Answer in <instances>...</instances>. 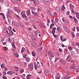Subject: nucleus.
Instances as JSON below:
<instances>
[{
    "mask_svg": "<svg viewBox=\"0 0 79 79\" xmlns=\"http://www.w3.org/2000/svg\"><path fill=\"white\" fill-rule=\"evenodd\" d=\"M76 69H79V66H77L75 67Z\"/></svg>",
    "mask_w": 79,
    "mask_h": 79,
    "instance_id": "680f3d73",
    "label": "nucleus"
},
{
    "mask_svg": "<svg viewBox=\"0 0 79 79\" xmlns=\"http://www.w3.org/2000/svg\"><path fill=\"white\" fill-rule=\"evenodd\" d=\"M70 69H76V67L74 66H72L70 67Z\"/></svg>",
    "mask_w": 79,
    "mask_h": 79,
    "instance_id": "c756f323",
    "label": "nucleus"
},
{
    "mask_svg": "<svg viewBox=\"0 0 79 79\" xmlns=\"http://www.w3.org/2000/svg\"><path fill=\"white\" fill-rule=\"evenodd\" d=\"M24 69H21L20 70V73H24Z\"/></svg>",
    "mask_w": 79,
    "mask_h": 79,
    "instance_id": "e433bc0d",
    "label": "nucleus"
},
{
    "mask_svg": "<svg viewBox=\"0 0 79 79\" xmlns=\"http://www.w3.org/2000/svg\"><path fill=\"white\" fill-rule=\"evenodd\" d=\"M32 54L33 56H35V53L34 52L32 51Z\"/></svg>",
    "mask_w": 79,
    "mask_h": 79,
    "instance_id": "c9c22d12",
    "label": "nucleus"
},
{
    "mask_svg": "<svg viewBox=\"0 0 79 79\" xmlns=\"http://www.w3.org/2000/svg\"><path fill=\"white\" fill-rule=\"evenodd\" d=\"M68 48L69 50H72L73 49V48H72V47H71V46H69L68 47Z\"/></svg>",
    "mask_w": 79,
    "mask_h": 79,
    "instance_id": "a19ab883",
    "label": "nucleus"
},
{
    "mask_svg": "<svg viewBox=\"0 0 79 79\" xmlns=\"http://www.w3.org/2000/svg\"><path fill=\"white\" fill-rule=\"evenodd\" d=\"M40 27H44V26L43 25H42V23H40Z\"/></svg>",
    "mask_w": 79,
    "mask_h": 79,
    "instance_id": "ea45409f",
    "label": "nucleus"
},
{
    "mask_svg": "<svg viewBox=\"0 0 79 79\" xmlns=\"http://www.w3.org/2000/svg\"><path fill=\"white\" fill-rule=\"evenodd\" d=\"M26 60L27 61H30V59L28 57H26L25 58Z\"/></svg>",
    "mask_w": 79,
    "mask_h": 79,
    "instance_id": "72a5a7b5",
    "label": "nucleus"
},
{
    "mask_svg": "<svg viewBox=\"0 0 79 79\" xmlns=\"http://www.w3.org/2000/svg\"><path fill=\"white\" fill-rule=\"evenodd\" d=\"M31 76H32L30 74H28L27 76V77H31Z\"/></svg>",
    "mask_w": 79,
    "mask_h": 79,
    "instance_id": "6e6d98bb",
    "label": "nucleus"
},
{
    "mask_svg": "<svg viewBox=\"0 0 79 79\" xmlns=\"http://www.w3.org/2000/svg\"><path fill=\"white\" fill-rule=\"evenodd\" d=\"M74 15H76V17L78 19H79V13L78 12H74Z\"/></svg>",
    "mask_w": 79,
    "mask_h": 79,
    "instance_id": "9b49d317",
    "label": "nucleus"
},
{
    "mask_svg": "<svg viewBox=\"0 0 79 79\" xmlns=\"http://www.w3.org/2000/svg\"><path fill=\"white\" fill-rule=\"evenodd\" d=\"M12 24L13 25H14L15 27H17L19 26V25L17 23L12 22Z\"/></svg>",
    "mask_w": 79,
    "mask_h": 79,
    "instance_id": "7ed1b4c3",
    "label": "nucleus"
},
{
    "mask_svg": "<svg viewBox=\"0 0 79 79\" xmlns=\"http://www.w3.org/2000/svg\"><path fill=\"white\" fill-rule=\"evenodd\" d=\"M66 14H67V15H69V11H68L67 12Z\"/></svg>",
    "mask_w": 79,
    "mask_h": 79,
    "instance_id": "0e129e2a",
    "label": "nucleus"
},
{
    "mask_svg": "<svg viewBox=\"0 0 79 79\" xmlns=\"http://www.w3.org/2000/svg\"><path fill=\"white\" fill-rule=\"evenodd\" d=\"M67 63H72V65H75V62H74V61H70V60H69L67 61Z\"/></svg>",
    "mask_w": 79,
    "mask_h": 79,
    "instance_id": "1a4fd4ad",
    "label": "nucleus"
},
{
    "mask_svg": "<svg viewBox=\"0 0 79 79\" xmlns=\"http://www.w3.org/2000/svg\"><path fill=\"white\" fill-rule=\"evenodd\" d=\"M61 75H60V73H57L56 77V79H60V77Z\"/></svg>",
    "mask_w": 79,
    "mask_h": 79,
    "instance_id": "0eeeda50",
    "label": "nucleus"
},
{
    "mask_svg": "<svg viewBox=\"0 0 79 79\" xmlns=\"http://www.w3.org/2000/svg\"><path fill=\"white\" fill-rule=\"evenodd\" d=\"M14 68H15V69L16 71H18V67L16 66L14 67Z\"/></svg>",
    "mask_w": 79,
    "mask_h": 79,
    "instance_id": "c85d7f7f",
    "label": "nucleus"
},
{
    "mask_svg": "<svg viewBox=\"0 0 79 79\" xmlns=\"http://www.w3.org/2000/svg\"><path fill=\"white\" fill-rule=\"evenodd\" d=\"M34 68L35 70L37 69V65H35L34 66Z\"/></svg>",
    "mask_w": 79,
    "mask_h": 79,
    "instance_id": "774afa93",
    "label": "nucleus"
},
{
    "mask_svg": "<svg viewBox=\"0 0 79 79\" xmlns=\"http://www.w3.org/2000/svg\"><path fill=\"white\" fill-rule=\"evenodd\" d=\"M70 58L71 56H68L67 58V59H70Z\"/></svg>",
    "mask_w": 79,
    "mask_h": 79,
    "instance_id": "4d7b16f0",
    "label": "nucleus"
},
{
    "mask_svg": "<svg viewBox=\"0 0 79 79\" xmlns=\"http://www.w3.org/2000/svg\"><path fill=\"white\" fill-rule=\"evenodd\" d=\"M28 66L29 68H31V69H33V66H32V65L31 64H29Z\"/></svg>",
    "mask_w": 79,
    "mask_h": 79,
    "instance_id": "a211bd4d",
    "label": "nucleus"
},
{
    "mask_svg": "<svg viewBox=\"0 0 79 79\" xmlns=\"http://www.w3.org/2000/svg\"><path fill=\"white\" fill-rule=\"evenodd\" d=\"M20 25L21 27H24V25H23V24L22 23H20Z\"/></svg>",
    "mask_w": 79,
    "mask_h": 79,
    "instance_id": "4c0bfd02",
    "label": "nucleus"
},
{
    "mask_svg": "<svg viewBox=\"0 0 79 79\" xmlns=\"http://www.w3.org/2000/svg\"><path fill=\"white\" fill-rule=\"evenodd\" d=\"M30 13L31 12H30V10H28L27 11V14L28 16H29V15H30Z\"/></svg>",
    "mask_w": 79,
    "mask_h": 79,
    "instance_id": "5701e85b",
    "label": "nucleus"
},
{
    "mask_svg": "<svg viewBox=\"0 0 79 79\" xmlns=\"http://www.w3.org/2000/svg\"><path fill=\"white\" fill-rule=\"evenodd\" d=\"M65 9L66 8L64 7V5H62L61 8V10L63 11H64V10H65Z\"/></svg>",
    "mask_w": 79,
    "mask_h": 79,
    "instance_id": "6ab92c4d",
    "label": "nucleus"
},
{
    "mask_svg": "<svg viewBox=\"0 0 79 79\" xmlns=\"http://www.w3.org/2000/svg\"><path fill=\"white\" fill-rule=\"evenodd\" d=\"M47 13L49 15H50V16H52V13H51L50 12V10H48L47 11Z\"/></svg>",
    "mask_w": 79,
    "mask_h": 79,
    "instance_id": "dca6fc26",
    "label": "nucleus"
},
{
    "mask_svg": "<svg viewBox=\"0 0 79 79\" xmlns=\"http://www.w3.org/2000/svg\"><path fill=\"white\" fill-rule=\"evenodd\" d=\"M4 70H5V71H6L8 70V69H7L6 67H5Z\"/></svg>",
    "mask_w": 79,
    "mask_h": 79,
    "instance_id": "13d9d810",
    "label": "nucleus"
},
{
    "mask_svg": "<svg viewBox=\"0 0 79 79\" xmlns=\"http://www.w3.org/2000/svg\"><path fill=\"white\" fill-rule=\"evenodd\" d=\"M71 53L72 55H73V56H74L75 57L76 56V54L73 51L71 52Z\"/></svg>",
    "mask_w": 79,
    "mask_h": 79,
    "instance_id": "9d476101",
    "label": "nucleus"
},
{
    "mask_svg": "<svg viewBox=\"0 0 79 79\" xmlns=\"http://www.w3.org/2000/svg\"><path fill=\"white\" fill-rule=\"evenodd\" d=\"M70 73H69V72H66V74L67 75H69V74Z\"/></svg>",
    "mask_w": 79,
    "mask_h": 79,
    "instance_id": "338daca9",
    "label": "nucleus"
},
{
    "mask_svg": "<svg viewBox=\"0 0 79 79\" xmlns=\"http://www.w3.org/2000/svg\"><path fill=\"white\" fill-rule=\"evenodd\" d=\"M42 45V42L41 41H40L39 43L40 46H41Z\"/></svg>",
    "mask_w": 79,
    "mask_h": 79,
    "instance_id": "09e8293b",
    "label": "nucleus"
},
{
    "mask_svg": "<svg viewBox=\"0 0 79 79\" xmlns=\"http://www.w3.org/2000/svg\"><path fill=\"white\" fill-rule=\"evenodd\" d=\"M34 35L35 36H37L38 34H37V32H36V31H35L34 32Z\"/></svg>",
    "mask_w": 79,
    "mask_h": 79,
    "instance_id": "c03bdc74",
    "label": "nucleus"
},
{
    "mask_svg": "<svg viewBox=\"0 0 79 79\" xmlns=\"http://www.w3.org/2000/svg\"><path fill=\"white\" fill-rule=\"evenodd\" d=\"M60 40H62V41H63V42L66 41V40H67L66 39H63V37H62V36H60Z\"/></svg>",
    "mask_w": 79,
    "mask_h": 79,
    "instance_id": "aec40b11",
    "label": "nucleus"
},
{
    "mask_svg": "<svg viewBox=\"0 0 79 79\" xmlns=\"http://www.w3.org/2000/svg\"><path fill=\"white\" fill-rule=\"evenodd\" d=\"M65 68H66V66L64 65L63 66V69H65Z\"/></svg>",
    "mask_w": 79,
    "mask_h": 79,
    "instance_id": "69168bd1",
    "label": "nucleus"
},
{
    "mask_svg": "<svg viewBox=\"0 0 79 79\" xmlns=\"http://www.w3.org/2000/svg\"><path fill=\"white\" fill-rule=\"evenodd\" d=\"M5 5L6 6H9V4L6 3H5Z\"/></svg>",
    "mask_w": 79,
    "mask_h": 79,
    "instance_id": "a18cd8bd",
    "label": "nucleus"
},
{
    "mask_svg": "<svg viewBox=\"0 0 79 79\" xmlns=\"http://www.w3.org/2000/svg\"><path fill=\"white\" fill-rule=\"evenodd\" d=\"M29 19L31 21H35V19L32 17H30Z\"/></svg>",
    "mask_w": 79,
    "mask_h": 79,
    "instance_id": "ddd939ff",
    "label": "nucleus"
},
{
    "mask_svg": "<svg viewBox=\"0 0 79 79\" xmlns=\"http://www.w3.org/2000/svg\"><path fill=\"white\" fill-rule=\"evenodd\" d=\"M7 42H9V43H11V40H10V39L8 38L6 40Z\"/></svg>",
    "mask_w": 79,
    "mask_h": 79,
    "instance_id": "7c9ffc66",
    "label": "nucleus"
},
{
    "mask_svg": "<svg viewBox=\"0 0 79 79\" xmlns=\"http://www.w3.org/2000/svg\"><path fill=\"white\" fill-rule=\"evenodd\" d=\"M14 10L15 11H17V12H21V10H19L18 7L14 8Z\"/></svg>",
    "mask_w": 79,
    "mask_h": 79,
    "instance_id": "6e6552de",
    "label": "nucleus"
},
{
    "mask_svg": "<svg viewBox=\"0 0 79 79\" xmlns=\"http://www.w3.org/2000/svg\"><path fill=\"white\" fill-rule=\"evenodd\" d=\"M52 26H54V23H52V24H51L50 26V28H51V27H52Z\"/></svg>",
    "mask_w": 79,
    "mask_h": 79,
    "instance_id": "de8ad7c7",
    "label": "nucleus"
},
{
    "mask_svg": "<svg viewBox=\"0 0 79 79\" xmlns=\"http://www.w3.org/2000/svg\"><path fill=\"white\" fill-rule=\"evenodd\" d=\"M56 30V27H54L53 28L52 30V34L54 37L55 38L57 35H55L54 33H55V31Z\"/></svg>",
    "mask_w": 79,
    "mask_h": 79,
    "instance_id": "f257e3e1",
    "label": "nucleus"
},
{
    "mask_svg": "<svg viewBox=\"0 0 79 79\" xmlns=\"http://www.w3.org/2000/svg\"><path fill=\"white\" fill-rule=\"evenodd\" d=\"M73 19H74V23H77V22H78V21H77V19H76V18H73Z\"/></svg>",
    "mask_w": 79,
    "mask_h": 79,
    "instance_id": "cd10ccee",
    "label": "nucleus"
},
{
    "mask_svg": "<svg viewBox=\"0 0 79 79\" xmlns=\"http://www.w3.org/2000/svg\"><path fill=\"white\" fill-rule=\"evenodd\" d=\"M70 78H71V77L69 78L67 77V76L65 75L63 77L62 79H70Z\"/></svg>",
    "mask_w": 79,
    "mask_h": 79,
    "instance_id": "2eb2a0df",
    "label": "nucleus"
},
{
    "mask_svg": "<svg viewBox=\"0 0 79 79\" xmlns=\"http://www.w3.org/2000/svg\"><path fill=\"white\" fill-rule=\"evenodd\" d=\"M59 51V52H63V50L62 49H61L60 48L59 49H58Z\"/></svg>",
    "mask_w": 79,
    "mask_h": 79,
    "instance_id": "5fc2aeb1",
    "label": "nucleus"
},
{
    "mask_svg": "<svg viewBox=\"0 0 79 79\" xmlns=\"http://www.w3.org/2000/svg\"><path fill=\"white\" fill-rule=\"evenodd\" d=\"M24 50H25V48L24 47H22L21 50L22 53H23L24 52Z\"/></svg>",
    "mask_w": 79,
    "mask_h": 79,
    "instance_id": "f704fd0d",
    "label": "nucleus"
},
{
    "mask_svg": "<svg viewBox=\"0 0 79 79\" xmlns=\"http://www.w3.org/2000/svg\"><path fill=\"white\" fill-rule=\"evenodd\" d=\"M60 62L63 63V64H65L66 63V62L64 60H63L62 59L60 60Z\"/></svg>",
    "mask_w": 79,
    "mask_h": 79,
    "instance_id": "4be33fe9",
    "label": "nucleus"
},
{
    "mask_svg": "<svg viewBox=\"0 0 79 79\" xmlns=\"http://www.w3.org/2000/svg\"><path fill=\"white\" fill-rule=\"evenodd\" d=\"M44 74L45 75H47V74H48V73L46 72L45 71H44Z\"/></svg>",
    "mask_w": 79,
    "mask_h": 79,
    "instance_id": "bf43d9fd",
    "label": "nucleus"
},
{
    "mask_svg": "<svg viewBox=\"0 0 79 79\" xmlns=\"http://www.w3.org/2000/svg\"><path fill=\"white\" fill-rule=\"evenodd\" d=\"M74 6L72 4H71L70 5V9H73V8H74Z\"/></svg>",
    "mask_w": 79,
    "mask_h": 79,
    "instance_id": "473e14b6",
    "label": "nucleus"
},
{
    "mask_svg": "<svg viewBox=\"0 0 79 79\" xmlns=\"http://www.w3.org/2000/svg\"><path fill=\"white\" fill-rule=\"evenodd\" d=\"M16 17L19 19H21V18L19 17V16L18 15H16Z\"/></svg>",
    "mask_w": 79,
    "mask_h": 79,
    "instance_id": "8fccbe9b",
    "label": "nucleus"
},
{
    "mask_svg": "<svg viewBox=\"0 0 79 79\" xmlns=\"http://www.w3.org/2000/svg\"><path fill=\"white\" fill-rule=\"evenodd\" d=\"M9 34H10V35H13V34H14V33H13V32L11 31V30H9Z\"/></svg>",
    "mask_w": 79,
    "mask_h": 79,
    "instance_id": "f3484780",
    "label": "nucleus"
},
{
    "mask_svg": "<svg viewBox=\"0 0 79 79\" xmlns=\"http://www.w3.org/2000/svg\"><path fill=\"white\" fill-rule=\"evenodd\" d=\"M32 26L34 27V28L35 29H37V27L35 26L34 25H32Z\"/></svg>",
    "mask_w": 79,
    "mask_h": 79,
    "instance_id": "864d4df0",
    "label": "nucleus"
},
{
    "mask_svg": "<svg viewBox=\"0 0 79 79\" xmlns=\"http://www.w3.org/2000/svg\"><path fill=\"white\" fill-rule=\"evenodd\" d=\"M22 77H23V78H24L26 76V75L24 74H23L22 75Z\"/></svg>",
    "mask_w": 79,
    "mask_h": 79,
    "instance_id": "3c124183",
    "label": "nucleus"
},
{
    "mask_svg": "<svg viewBox=\"0 0 79 79\" xmlns=\"http://www.w3.org/2000/svg\"><path fill=\"white\" fill-rule=\"evenodd\" d=\"M32 14V15H34V16L36 18H38V13L37 12H35V11H33V10H31Z\"/></svg>",
    "mask_w": 79,
    "mask_h": 79,
    "instance_id": "20e7f679",
    "label": "nucleus"
},
{
    "mask_svg": "<svg viewBox=\"0 0 79 79\" xmlns=\"http://www.w3.org/2000/svg\"><path fill=\"white\" fill-rule=\"evenodd\" d=\"M12 46L14 48H16V46H15V43H13L12 44Z\"/></svg>",
    "mask_w": 79,
    "mask_h": 79,
    "instance_id": "2f4dec72",
    "label": "nucleus"
},
{
    "mask_svg": "<svg viewBox=\"0 0 79 79\" xmlns=\"http://www.w3.org/2000/svg\"><path fill=\"white\" fill-rule=\"evenodd\" d=\"M4 66V64L3 63H2V64L1 65V68H4V67H3V66Z\"/></svg>",
    "mask_w": 79,
    "mask_h": 79,
    "instance_id": "79ce46f5",
    "label": "nucleus"
},
{
    "mask_svg": "<svg viewBox=\"0 0 79 79\" xmlns=\"http://www.w3.org/2000/svg\"><path fill=\"white\" fill-rule=\"evenodd\" d=\"M31 9H32V10H33V11H35V10H36V9L34 7H31Z\"/></svg>",
    "mask_w": 79,
    "mask_h": 79,
    "instance_id": "bb28decb",
    "label": "nucleus"
},
{
    "mask_svg": "<svg viewBox=\"0 0 79 79\" xmlns=\"http://www.w3.org/2000/svg\"><path fill=\"white\" fill-rule=\"evenodd\" d=\"M7 74L9 75H11V74H13V72L11 71H8L7 72Z\"/></svg>",
    "mask_w": 79,
    "mask_h": 79,
    "instance_id": "412c9836",
    "label": "nucleus"
},
{
    "mask_svg": "<svg viewBox=\"0 0 79 79\" xmlns=\"http://www.w3.org/2000/svg\"><path fill=\"white\" fill-rule=\"evenodd\" d=\"M38 49L39 51H41V50H42V47L38 48Z\"/></svg>",
    "mask_w": 79,
    "mask_h": 79,
    "instance_id": "603ef678",
    "label": "nucleus"
},
{
    "mask_svg": "<svg viewBox=\"0 0 79 79\" xmlns=\"http://www.w3.org/2000/svg\"><path fill=\"white\" fill-rule=\"evenodd\" d=\"M48 55L51 58H52L53 57V52L51 51H49L48 52Z\"/></svg>",
    "mask_w": 79,
    "mask_h": 79,
    "instance_id": "f03ea898",
    "label": "nucleus"
},
{
    "mask_svg": "<svg viewBox=\"0 0 79 79\" xmlns=\"http://www.w3.org/2000/svg\"><path fill=\"white\" fill-rule=\"evenodd\" d=\"M34 3H36V4H39V1L38 0H35L33 1Z\"/></svg>",
    "mask_w": 79,
    "mask_h": 79,
    "instance_id": "393cba45",
    "label": "nucleus"
},
{
    "mask_svg": "<svg viewBox=\"0 0 79 79\" xmlns=\"http://www.w3.org/2000/svg\"><path fill=\"white\" fill-rule=\"evenodd\" d=\"M21 14L23 18H26V15L25 14V11H22Z\"/></svg>",
    "mask_w": 79,
    "mask_h": 79,
    "instance_id": "39448f33",
    "label": "nucleus"
},
{
    "mask_svg": "<svg viewBox=\"0 0 79 79\" xmlns=\"http://www.w3.org/2000/svg\"><path fill=\"white\" fill-rule=\"evenodd\" d=\"M56 11L57 12H59L60 11V8L59 7H57L56 9Z\"/></svg>",
    "mask_w": 79,
    "mask_h": 79,
    "instance_id": "4468645a",
    "label": "nucleus"
},
{
    "mask_svg": "<svg viewBox=\"0 0 79 79\" xmlns=\"http://www.w3.org/2000/svg\"><path fill=\"white\" fill-rule=\"evenodd\" d=\"M72 37H73V38H74V37H75V35H74L73 33H72Z\"/></svg>",
    "mask_w": 79,
    "mask_h": 79,
    "instance_id": "49530a36",
    "label": "nucleus"
},
{
    "mask_svg": "<svg viewBox=\"0 0 79 79\" xmlns=\"http://www.w3.org/2000/svg\"><path fill=\"white\" fill-rule=\"evenodd\" d=\"M8 13L9 15H10L11 13V11L10 10V9H8Z\"/></svg>",
    "mask_w": 79,
    "mask_h": 79,
    "instance_id": "b1692460",
    "label": "nucleus"
},
{
    "mask_svg": "<svg viewBox=\"0 0 79 79\" xmlns=\"http://www.w3.org/2000/svg\"><path fill=\"white\" fill-rule=\"evenodd\" d=\"M55 19L56 21L57 22H58V18H56Z\"/></svg>",
    "mask_w": 79,
    "mask_h": 79,
    "instance_id": "052dcab7",
    "label": "nucleus"
},
{
    "mask_svg": "<svg viewBox=\"0 0 79 79\" xmlns=\"http://www.w3.org/2000/svg\"><path fill=\"white\" fill-rule=\"evenodd\" d=\"M63 27L66 32H67V33H69V30L68 29V28H67V27L65 26H63Z\"/></svg>",
    "mask_w": 79,
    "mask_h": 79,
    "instance_id": "423d86ee",
    "label": "nucleus"
},
{
    "mask_svg": "<svg viewBox=\"0 0 79 79\" xmlns=\"http://www.w3.org/2000/svg\"><path fill=\"white\" fill-rule=\"evenodd\" d=\"M65 25H68L69 24L68 21L67 20H65V21L64 22Z\"/></svg>",
    "mask_w": 79,
    "mask_h": 79,
    "instance_id": "a878e982",
    "label": "nucleus"
},
{
    "mask_svg": "<svg viewBox=\"0 0 79 79\" xmlns=\"http://www.w3.org/2000/svg\"><path fill=\"white\" fill-rule=\"evenodd\" d=\"M14 55L17 58L19 57V54H18V52H15L14 53Z\"/></svg>",
    "mask_w": 79,
    "mask_h": 79,
    "instance_id": "f8f14e48",
    "label": "nucleus"
},
{
    "mask_svg": "<svg viewBox=\"0 0 79 79\" xmlns=\"http://www.w3.org/2000/svg\"><path fill=\"white\" fill-rule=\"evenodd\" d=\"M31 44L32 45H33V46H34L35 47V46L36 45V44L34 42H32Z\"/></svg>",
    "mask_w": 79,
    "mask_h": 79,
    "instance_id": "58836bf2",
    "label": "nucleus"
},
{
    "mask_svg": "<svg viewBox=\"0 0 79 79\" xmlns=\"http://www.w3.org/2000/svg\"><path fill=\"white\" fill-rule=\"evenodd\" d=\"M2 78H3V79H6V76H3L2 77Z\"/></svg>",
    "mask_w": 79,
    "mask_h": 79,
    "instance_id": "e2e57ef3",
    "label": "nucleus"
},
{
    "mask_svg": "<svg viewBox=\"0 0 79 79\" xmlns=\"http://www.w3.org/2000/svg\"><path fill=\"white\" fill-rule=\"evenodd\" d=\"M45 3L47 5H49L50 4V2H49L48 1H46Z\"/></svg>",
    "mask_w": 79,
    "mask_h": 79,
    "instance_id": "37998d69",
    "label": "nucleus"
}]
</instances>
